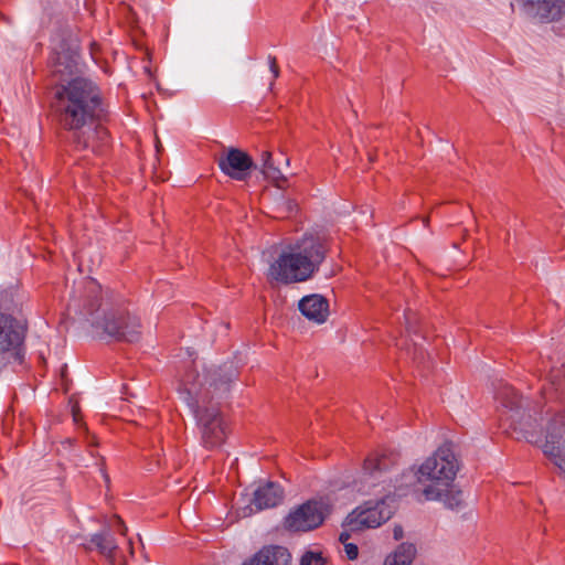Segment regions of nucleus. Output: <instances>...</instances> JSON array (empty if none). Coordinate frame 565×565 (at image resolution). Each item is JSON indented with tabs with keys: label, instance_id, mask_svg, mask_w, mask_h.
I'll return each mask as SVG.
<instances>
[{
	"label": "nucleus",
	"instance_id": "nucleus-4",
	"mask_svg": "<svg viewBox=\"0 0 565 565\" xmlns=\"http://www.w3.org/2000/svg\"><path fill=\"white\" fill-rule=\"evenodd\" d=\"M71 306L78 307L83 319L109 338L130 343L140 338L139 319L131 316L113 292L104 294L102 286L93 279L85 284L82 303L74 300Z\"/></svg>",
	"mask_w": 565,
	"mask_h": 565
},
{
	"label": "nucleus",
	"instance_id": "nucleus-25",
	"mask_svg": "<svg viewBox=\"0 0 565 565\" xmlns=\"http://www.w3.org/2000/svg\"><path fill=\"white\" fill-rule=\"evenodd\" d=\"M268 64H269V70L274 76V78H277L279 76V67L277 65V60L275 56L273 55H269L268 56Z\"/></svg>",
	"mask_w": 565,
	"mask_h": 565
},
{
	"label": "nucleus",
	"instance_id": "nucleus-24",
	"mask_svg": "<svg viewBox=\"0 0 565 565\" xmlns=\"http://www.w3.org/2000/svg\"><path fill=\"white\" fill-rule=\"evenodd\" d=\"M344 551L347 553L348 558L351 561L355 559L359 555V548L353 543L344 544Z\"/></svg>",
	"mask_w": 565,
	"mask_h": 565
},
{
	"label": "nucleus",
	"instance_id": "nucleus-12",
	"mask_svg": "<svg viewBox=\"0 0 565 565\" xmlns=\"http://www.w3.org/2000/svg\"><path fill=\"white\" fill-rule=\"evenodd\" d=\"M524 14L543 23L559 20L565 14V0H515Z\"/></svg>",
	"mask_w": 565,
	"mask_h": 565
},
{
	"label": "nucleus",
	"instance_id": "nucleus-8",
	"mask_svg": "<svg viewBox=\"0 0 565 565\" xmlns=\"http://www.w3.org/2000/svg\"><path fill=\"white\" fill-rule=\"evenodd\" d=\"M268 275L274 280L288 285L307 281L315 274L289 247L288 252H282L270 265Z\"/></svg>",
	"mask_w": 565,
	"mask_h": 565
},
{
	"label": "nucleus",
	"instance_id": "nucleus-10",
	"mask_svg": "<svg viewBox=\"0 0 565 565\" xmlns=\"http://www.w3.org/2000/svg\"><path fill=\"white\" fill-rule=\"evenodd\" d=\"M395 465L393 455L373 452L363 462L361 480L355 482L358 491L370 493L375 488L386 482V473Z\"/></svg>",
	"mask_w": 565,
	"mask_h": 565
},
{
	"label": "nucleus",
	"instance_id": "nucleus-3",
	"mask_svg": "<svg viewBox=\"0 0 565 565\" xmlns=\"http://www.w3.org/2000/svg\"><path fill=\"white\" fill-rule=\"evenodd\" d=\"M495 399L501 406V420L509 423V427L519 431L527 443L540 445L544 455L565 476V411H558L548 418L542 436L537 429V411L512 386L501 383Z\"/></svg>",
	"mask_w": 565,
	"mask_h": 565
},
{
	"label": "nucleus",
	"instance_id": "nucleus-17",
	"mask_svg": "<svg viewBox=\"0 0 565 565\" xmlns=\"http://www.w3.org/2000/svg\"><path fill=\"white\" fill-rule=\"evenodd\" d=\"M282 500L284 490L280 484L267 481L259 484L254 491L252 504L255 507V511H262L277 507L282 502Z\"/></svg>",
	"mask_w": 565,
	"mask_h": 565
},
{
	"label": "nucleus",
	"instance_id": "nucleus-20",
	"mask_svg": "<svg viewBox=\"0 0 565 565\" xmlns=\"http://www.w3.org/2000/svg\"><path fill=\"white\" fill-rule=\"evenodd\" d=\"M262 161H263L262 172H263V174L265 175L266 179H270V180H274V181H278V180L281 179V180L285 181V179L281 175L280 170L277 169L274 166V163L271 161V153L270 152H268V151L263 152Z\"/></svg>",
	"mask_w": 565,
	"mask_h": 565
},
{
	"label": "nucleus",
	"instance_id": "nucleus-1",
	"mask_svg": "<svg viewBox=\"0 0 565 565\" xmlns=\"http://www.w3.org/2000/svg\"><path fill=\"white\" fill-rule=\"evenodd\" d=\"M108 116L100 87L87 77L76 76L55 93V120L62 130L71 134L77 150L98 151L108 139V131L103 126Z\"/></svg>",
	"mask_w": 565,
	"mask_h": 565
},
{
	"label": "nucleus",
	"instance_id": "nucleus-27",
	"mask_svg": "<svg viewBox=\"0 0 565 565\" xmlns=\"http://www.w3.org/2000/svg\"><path fill=\"white\" fill-rule=\"evenodd\" d=\"M350 539V534L347 531H343L339 535V541L344 545L347 541Z\"/></svg>",
	"mask_w": 565,
	"mask_h": 565
},
{
	"label": "nucleus",
	"instance_id": "nucleus-14",
	"mask_svg": "<svg viewBox=\"0 0 565 565\" xmlns=\"http://www.w3.org/2000/svg\"><path fill=\"white\" fill-rule=\"evenodd\" d=\"M79 52L76 46L61 44L51 58L52 72L60 75H73L78 71Z\"/></svg>",
	"mask_w": 565,
	"mask_h": 565
},
{
	"label": "nucleus",
	"instance_id": "nucleus-7",
	"mask_svg": "<svg viewBox=\"0 0 565 565\" xmlns=\"http://www.w3.org/2000/svg\"><path fill=\"white\" fill-rule=\"evenodd\" d=\"M331 511L327 499H312L290 511L285 526L290 531H310L320 526Z\"/></svg>",
	"mask_w": 565,
	"mask_h": 565
},
{
	"label": "nucleus",
	"instance_id": "nucleus-16",
	"mask_svg": "<svg viewBox=\"0 0 565 565\" xmlns=\"http://www.w3.org/2000/svg\"><path fill=\"white\" fill-rule=\"evenodd\" d=\"M542 395L546 403L557 399L565 405V362L551 367L542 386Z\"/></svg>",
	"mask_w": 565,
	"mask_h": 565
},
{
	"label": "nucleus",
	"instance_id": "nucleus-28",
	"mask_svg": "<svg viewBox=\"0 0 565 565\" xmlns=\"http://www.w3.org/2000/svg\"><path fill=\"white\" fill-rule=\"evenodd\" d=\"M394 537L396 540H399L402 537V529L401 527L394 530Z\"/></svg>",
	"mask_w": 565,
	"mask_h": 565
},
{
	"label": "nucleus",
	"instance_id": "nucleus-23",
	"mask_svg": "<svg viewBox=\"0 0 565 565\" xmlns=\"http://www.w3.org/2000/svg\"><path fill=\"white\" fill-rule=\"evenodd\" d=\"M404 318L406 320V331L408 333H414V334H417V329L415 328L413 321L415 319V315L408 310V311H405L404 312Z\"/></svg>",
	"mask_w": 565,
	"mask_h": 565
},
{
	"label": "nucleus",
	"instance_id": "nucleus-26",
	"mask_svg": "<svg viewBox=\"0 0 565 565\" xmlns=\"http://www.w3.org/2000/svg\"><path fill=\"white\" fill-rule=\"evenodd\" d=\"M114 520H115L114 526L117 529V531H118L121 535H126L127 527H126V525H125L124 521L120 519V516L115 515V516H114Z\"/></svg>",
	"mask_w": 565,
	"mask_h": 565
},
{
	"label": "nucleus",
	"instance_id": "nucleus-29",
	"mask_svg": "<svg viewBox=\"0 0 565 565\" xmlns=\"http://www.w3.org/2000/svg\"><path fill=\"white\" fill-rule=\"evenodd\" d=\"M413 550H414V548H413V546H412V545H409V546H408V551H409V552H413Z\"/></svg>",
	"mask_w": 565,
	"mask_h": 565
},
{
	"label": "nucleus",
	"instance_id": "nucleus-2",
	"mask_svg": "<svg viewBox=\"0 0 565 565\" xmlns=\"http://www.w3.org/2000/svg\"><path fill=\"white\" fill-rule=\"evenodd\" d=\"M237 379L233 364L207 369L203 375L189 373L184 386L189 395V406L194 414L204 448L220 447L226 438V424L220 411V402L226 399Z\"/></svg>",
	"mask_w": 565,
	"mask_h": 565
},
{
	"label": "nucleus",
	"instance_id": "nucleus-21",
	"mask_svg": "<svg viewBox=\"0 0 565 565\" xmlns=\"http://www.w3.org/2000/svg\"><path fill=\"white\" fill-rule=\"evenodd\" d=\"M327 559L320 552L307 551L300 558V565H326Z\"/></svg>",
	"mask_w": 565,
	"mask_h": 565
},
{
	"label": "nucleus",
	"instance_id": "nucleus-6",
	"mask_svg": "<svg viewBox=\"0 0 565 565\" xmlns=\"http://www.w3.org/2000/svg\"><path fill=\"white\" fill-rule=\"evenodd\" d=\"M26 330L25 322L0 311V369L7 364V358L19 364L23 362Z\"/></svg>",
	"mask_w": 565,
	"mask_h": 565
},
{
	"label": "nucleus",
	"instance_id": "nucleus-18",
	"mask_svg": "<svg viewBox=\"0 0 565 565\" xmlns=\"http://www.w3.org/2000/svg\"><path fill=\"white\" fill-rule=\"evenodd\" d=\"M298 309L302 316L316 323H323L329 316V302L321 295L312 294L299 300Z\"/></svg>",
	"mask_w": 565,
	"mask_h": 565
},
{
	"label": "nucleus",
	"instance_id": "nucleus-19",
	"mask_svg": "<svg viewBox=\"0 0 565 565\" xmlns=\"http://www.w3.org/2000/svg\"><path fill=\"white\" fill-rule=\"evenodd\" d=\"M89 543L94 545L102 555H104L110 562H114L115 552L118 550V544L114 535L110 533V530L104 529L98 533L92 534Z\"/></svg>",
	"mask_w": 565,
	"mask_h": 565
},
{
	"label": "nucleus",
	"instance_id": "nucleus-15",
	"mask_svg": "<svg viewBox=\"0 0 565 565\" xmlns=\"http://www.w3.org/2000/svg\"><path fill=\"white\" fill-rule=\"evenodd\" d=\"M242 565H291V554L280 545H266Z\"/></svg>",
	"mask_w": 565,
	"mask_h": 565
},
{
	"label": "nucleus",
	"instance_id": "nucleus-5",
	"mask_svg": "<svg viewBox=\"0 0 565 565\" xmlns=\"http://www.w3.org/2000/svg\"><path fill=\"white\" fill-rule=\"evenodd\" d=\"M454 448L452 443H444L420 465L414 477L420 483L430 482L423 490L426 500L443 501L448 508L458 509L462 504V492L450 489L459 470Z\"/></svg>",
	"mask_w": 565,
	"mask_h": 565
},
{
	"label": "nucleus",
	"instance_id": "nucleus-9",
	"mask_svg": "<svg viewBox=\"0 0 565 565\" xmlns=\"http://www.w3.org/2000/svg\"><path fill=\"white\" fill-rule=\"evenodd\" d=\"M290 248L303 260L310 271L316 274L326 259L329 245L324 235L319 233H305Z\"/></svg>",
	"mask_w": 565,
	"mask_h": 565
},
{
	"label": "nucleus",
	"instance_id": "nucleus-11",
	"mask_svg": "<svg viewBox=\"0 0 565 565\" xmlns=\"http://www.w3.org/2000/svg\"><path fill=\"white\" fill-rule=\"evenodd\" d=\"M388 495H384L375 502L367 501L351 515L348 516V525L351 530L362 527H377L392 518V510L386 504Z\"/></svg>",
	"mask_w": 565,
	"mask_h": 565
},
{
	"label": "nucleus",
	"instance_id": "nucleus-13",
	"mask_svg": "<svg viewBox=\"0 0 565 565\" xmlns=\"http://www.w3.org/2000/svg\"><path fill=\"white\" fill-rule=\"evenodd\" d=\"M218 167L224 174L237 181H246L256 169L252 157L236 148H231L218 159Z\"/></svg>",
	"mask_w": 565,
	"mask_h": 565
},
{
	"label": "nucleus",
	"instance_id": "nucleus-22",
	"mask_svg": "<svg viewBox=\"0 0 565 565\" xmlns=\"http://www.w3.org/2000/svg\"><path fill=\"white\" fill-rule=\"evenodd\" d=\"M409 563V556H404L399 553H395L393 559H386L384 565H408Z\"/></svg>",
	"mask_w": 565,
	"mask_h": 565
}]
</instances>
